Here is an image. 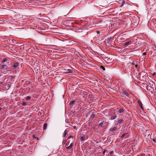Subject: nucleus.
Listing matches in <instances>:
<instances>
[{
    "label": "nucleus",
    "instance_id": "obj_24",
    "mask_svg": "<svg viewBox=\"0 0 156 156\" xmlns=\"http://www.w3.org/2000/svg\"><path fill=\"white\" fill-rule=\"evenodd\" d=\"M66 141H67V140L66 139H65L63 141V143L64 144H65L66 142Z\"/></svg>",
    "mask_w": 156,
    "mask_h": 156
},
{
    "label": "nucleus",
    "instance_id": "obj_11",
    "mask_svg": "<svg viewBox=\"0 0 156 156\" xmlns=\"http://www.w3.org/2000/svg\"><path fill=\"white\" fill-rule=\"evenodd\" d=\"M124 112V110L122 108H120L118 111V112L119 113H122Z\"/></svg>",
    "mask_w": 156,
    "mask_h": 156
},
{
    "label": "nucleus",
    "instance_id": "obj_36",
    "mask_svg": "<svg viewBox=\"0 0 156 156\" xmlns=\"http://www.w3.org/2000/svg\"><path fill=\"white\" fill-rule=\"evenodd\" d=\"M136 67V68L137 66H138V65L137 64H135V65H134Z\"/></svg>",
    "mask_w": 156,
    "mask_h": 156
},
{
    "label": "nucleus",
    "instance_id": "obj_5",
    "mask_svg": "<svg viewBox=\"0 0 156 156\" xmlns=\"http://www.w3.org/2000/svg\"><path fill=\"white\" fill-rule=\"evenodd\" d=\"M122 93L124 94L126 96L129 97V94L125 90H122Z\"/></svg>",
    "mask_w": 156,
    "mask_h": 156
},
{
    "label": "nucleus",
    "instance_id": "obj_1",
    "mask_svg": "<svg viewBox=\"0 0 156 156\" xmlns=\"http://www.w3.org/2000/svg\"><path fill=\"white\" fill-rule=\"evenodd\" d=\"M74 140L73 139V140H71V143H70L69 146L66 147V150H70L72 149V148L74 145Z\"/></svg>",
    "mask_w": 156,
    "mask_h": 156
},
{
    "label": "nucleus",
    "instance_id": "obj_37",
    "mask_svg": "<svg viewBox=\"0 0 156 156\" xmlns=\"http://www.w3.org/2000/svg\"><path fill=\"white\" fill-rule=\"evenodd\" d=\"M155 140L154 139H153L152 140V141L154 142H155Z\"/></svg>",
    "mask_w": 156,
    "mask_h": 156
},
{
    "label": "nucleus",
    "instance_id": "obj_35",
    "mask_svg": "<svg viewBox=\"0 0 156 156\" xmlns=\"http://www.w3.org/2000/svg\"><path fill=\"white\" fill-rule=\"evenodd\" d=\"M105 151H106V150H104L103 152V154H105Z\"/></svg>",
    "mask_w": 156,
    "mask_h": 156
},
{
    "label": "nucleus",
    "instance_id": "obj_17",
    "mask_svg": "<svg viewBox=\"0 0 156 156\" xmlns=\"http://www.w3.org/2000/svg\"><path fill=\"white\" fill-rule=\"evenodd\" d=\"M80 140L81 141L85 139V137L84 136H81L80 137Z\"/></svg>",
    "mask_w": 156,
    "mask_h": 156
},
{
    "label": "nucleus",
    "instance_id": "obj_28",
    "mask_svg": "<svg viewBox=\"0 0 156 156\" xmlns=\"http://www.w3.org/2000/svg\"><path fill=\"white\" fill-rule=\"evenodd\" d=\"M113 151H111L109 153V154H112L113 153Z\"/></svg>",
    "mask_w": 156,
    "mask_h": 156
},
{
    "label": "nucleus",
    "instance_id": "obj_26",
    "mask_svg": "<svg viewBox=\"0 0 156 156\" xmlns=\"http://www.w3.org/2000/svg\"><path fill=\"white\" fill-rule=\"evenodd\" d=\"M126 134V133H124V134H123L121 136V138H123Z\"/></svg>",
    "mask_w": 156,
    "mask_h": 156
},
{
    "label": "nucleus",
    "instance_id": "obj_7",
    "mask_svg": "<svg viewBox=\"0 0 156 156\" xmlns=\"http://www.w3.org/2000/svg\"><path fill=\"white\" fill-rule=\"evenodd\" d=\"M69 130L67 129H66L63 133V136H65L67 134V133L69 132Z\"/></svg>",
    "mask_w": 156,
    "mask_h": 156
},
{
    "label": "nucleus",
    "instance_id": "obj_20",
    "mask_svg": "<svg viewBox=\"0 0 156 156\" xmlns=\"http://www.w3.org/2000/svg\"><path fill=\"white\" fill-rule=\"evenodd\" d=\"M125 3V1L123 0L122 1V4L121 5V7H122V6H123L124 4Z\"/></svg>",
    "mask_w": 156,
    "mask_h": 156
},
{
    "label": "nucleus",
    "instance_id": "obj_6",
    "mask_svg": "<svg viewBox=\"0 0 156 156\" xmlns=\"http://www.w3.org/2000/svg\"><path fill=\"white\" fill-rule=\"evenodd\" d=\"M117 127H114L110 128L109 129V130L110 131H115L117 129Z\"/></svg>",
    "mask_w": 156,
    "mask_h": 156
},
{
    "label": "nucleus",
    "instance_id": "obj_27",
    "mask_svg": "<svg viewBox=\"0 0 156 156\" xmlns=\"http://www.w3.org/2000/svg\"><path fill=\"white\" fill-rule=\"evenodd\" d=\"M72 138V140H73V139H73V136H70L68 138V139H70V138Z\"/></svg>",
    "mask_w": 156,
    "mask_h": 156
},
{
    "label": "nucleus",
    "instance_id": "obj_40",
    "mask_svg": "<svg viewBox=\"0 0 156 156\" xmlns=\"http://www.w3.org/2000/svg\"><path fill=\"white\" fill-rule=\"evenodd\" d=\"M1 109H2V108H0V110H1Z\"/></svg>",
    "mask_w": 156,
    "mask_h": 156
},
{
    "label": "nucleus",
    "instance_id": "obj_30",
    "mask_svg": "<svg viewBox=\"0 0 156 156\" xmlns=\"http://www.w3.org/2000/svg\"><path fill=\"white\" fill-rule=\"evenodd\" d=\"M7 87L9 88L10 87V85H9V84L7 85Z\"/></svg>",
    "mask_w": 156,
    "mask_h": 156
},
{
    "label": "nucleus",
    "instance_id": "obj_2",
    "mask_svg": "<svg viewBox=\"0 0 156 156\" xmlns=\"http://www.w3.org/2000/svg\"><path fill=\"white\" fill-rule=\"evenodd\" d=\"M132 42H133V41H127V42H126L124 43L123 44V47H125L126 46H127L128 45L131 44Z\"/></svg>",
    "mask_w": 156,
    "mask_h": 156
},
{
    "label": "nucleus",
    "instance_id": "obj_42",
    "mask_svg": "<svg viewBox=\"0 0 156 156\" xmlns=\"http://www.w3.org/2000/svg\"><path fill=\"white\" fill-rule=\"evenodd\" d=\"M140 156H143L142 155L140 154Z\"/></svg>",
    "mask_w": 156,
    "mask_h": 156
},
{
    "label": "nucleus",
    "instance_id": "obj_12",
    "mask_svg": "<svg viewBox=\"0 0 156 156\" xmlns=\"http://www.w3.org/2000/svg\"><path fill=\"white\" fill-rule=\"evenodd\" d=\"M7 59L6 58H4L1 62L2 63H4L5 62H6L7 61Z\"/></svg>",
    "mask_w": 156,
    "mask_h": 156
},
{
    "label": "nucleus",
    "instance_id": "obj_16",
    "mask_svg": "<svg viewBox=\"0 0 156 156\" xmlns=\"http://www.w3.org/2000/svg\"><path fill=\"white\" fill-rule=\"evenodd\" d=\"M138 103L139 105L140 106H141L142 105V102L140 100H138Z\"/></svg>",
    "mask_w": 156,
    "mask_h": 156
},
{
    "label": "nucleus",
    "instance_id": "obj_8",
    "mask_svg": "<svg viewBox=\"0 0 156 156\" xmlns=\"http://www.w3.org/2000/svg\"><path fill=\"white\" fill-rule=\"evenodd\" d=\"M112 37H110L108 38L107 40V43L108 44H109V42L112 41Z\"/></svg>",
    "mask_w": 156,
    "mask_h": 156
},
{
    "label": "nucleus",
    "instance_id": "obj_32",
    "mask_svg": "<svg viewBox=\"0 0 156 156\" xmlns=\"http://www.w3.org/2000/svg\"><path fill=\"white\" fill-rule=\"evenodd\" d=\"M33 136H34V137L35 138L37 139V140H38V137H35V136H34V135H33Z\"/></svg>",
    "mask_w": 156,
    "mask_h": 156
},
{
    "label": "nucleus",
    "instance_id": "obj_3",
    "mask_svg": "<svg viewBox=\"0 0 156 156\" xmlns=\"http://www.w3.org/2000/svg\"><path fill=\"white\" fill-rule=\"evenodd\" d=\"M73 69H68L67 70V72H66V73H73Z\"/></svg>",
    "mask_w": 156,
    "mask_h": 156
},
{
    "label": "nucleus",
    "instance_id": "obj_25",
    "mask_svg": "<svg viewBox=\"0 0 156 156\" xmlns=\"http://www.w3.org/2000/svg\"><path fill=\"white\" fill-rule=\"evenodd\" d=\"M23 105H26V103L25 102H23L22 104Z\"/></svg>",
    "mask_w": 156,
    "mask_h": 156
},
{
    "label": "nucleus",
    "instance_id": "obj_22",
    "mask_svg": "<svg viewBox=\"0 0 156 156\" xmlns=\"http://www.w3.org/2000/svg\"><path fill=\"white\" fill-rule=\"evenodd\" d=\"M95 114H92L91 115V117L92 118V119H93L95 117Z\"/></svg>",
    "mask_w": 156,
    "mask_h": 156
},
{
    "label": "nucleus",
    "instance_id": "obj_13",
    "mask_svg": "<svg viewBox=\"0 0 156 156\" xmlns=\"http://www.w3.org/2000/svg\"><path fill=\"white\" fill-rule=\"evenodd\" d=\"M116 117H117V116L116 115H114V116H113L111 117V120L114 119L116 118Z\"/></svg>",
    "mask_w": 156,
    "mask_h": 156
},
{
    "label": "nucleus",
    "instance_id": "obj_23",
    "mask_svg": "<svg viewBox=\"0 0 156 156\" xmlns=\"http://www.w3.org/2000/svg\"><path fill=\"white\" fill-rule=\"evenodd\" d=\"M101 68H102V69L104 71L105 70V67L103 66H101Z\"/></svg>",
    "mask_w": 156,
    "mask_h": 156
},
{
    "label": "nucleus",
    "instance_id": "obj_34",
    "mask_svg": "<svg viewBox=\"0 0 156 156\" xmlns=\"http://www.w3.org/2000/svg\"><path fill=\"white\" fill-rule=\"evenodd\" d=\"M100 33V31H97V34H99V33Z\"/></svg>",
    "mask_w": 156,
    "mask_h": 156
},
{
    "label": "nucleus",
    "instance_id": "obj_21",
    "mask_svg": "<svg viewBox=\"0 0 156 156\" xmlns=\"http://www.w3.org/2000/svg\"><path fill=\"white\" fill-rule=\"evenodd\" d=\"M103 122H101V123H100L99 125V126H102L103 125Z\"/></svg>",
    "mask_w": 156,
    "mask_h": 156
},
{
    "label": "nucleus",
    "instance_id": "obj_10",
    "mask_svg": "<svg viewBox=\"0 0 156 156\" xmlns=\"http://www.w3.org/2000/svg\"><path fill=\"white\" fill-rule=\"evenodd\" d=\"M1 68H5L6 69L7 67V66L5 65H2L0 67Z\"/></svg>",
    "mask_w": 156,
    "mask_h": 156
},
{
    "label": "nucleus",
    "instance_id": "obj_18",
    "mask_svg": "<svg viewBox=\"0 0 156 156\" xmlns=\"http://www.w3.org/2000/svg\"><path fill=\"white\" fill-rule=\"evenodd\" d=\"M122 119H120V120H118L117 121V122L118 123H121L122 122Z\"/></svg>",
    "mask_w": 156,
    "mask_h": 156
},
{
    "label": "nucleus",
    "instance_id": "obj_29",
    "mask_svg": "<svg viewBox=\"0 0 156 156\" xmlns=\"http://www.w3.org/2000/svg\"><path fill=\"white\" fill-rule=\"evenodd\" d=\"M146 54V52H144L143 53V55H145Z\"/></svg>",
    "mask_w": 156,
    "mask_h": 156
},
{
    "label": "nucleus",
    "instance_id": "obj_31",
    "mask_svg": "<svg viewBox=\"0 0 156 156\" xmlns=\"http://www.w3.org/2000/svg\"><path fill=\"white\" fill-rule=\"evenodd\" d=\"M131 64L132 65H134L135 64V63H134V62H132Z\"/></svg>",
    "mask_w": 156,
    "mask_h": 156
},
{
    "label": "nucleus",
    "instance_id": "obj_39",
    "mask_svg": "<svg viewBox=\"0 0 156 156\" xmlns=\"http://www.w3.org/2000/svg\"><path fill=\"white\" fill-rule=\"evenodd\" d=\"M71 141H70V140L69 141V144L70 142L71 143Z\"/></svg>",
    "mask_w": 156,
    "mask_h": 156
},
{
    "label": "nucleus",
    "instance_id": "obj_9",
    "mask_svg": "<svg viewBox=\"0 0 156 156\" xmlns=\"http://www.w3.org/2000/svg\"><path fill=\"white\" fill-rule=\"evenodd\" d=\"M47 126V124L46 123H44L43 126V130H45L46 129Z\"/></svg>",
    "mask_w": 156,
    "mask_h": 156
},
{
    "label": "nucleus",
    "instance_id": "obj_19",
    "mask_svg": "<svg viewBox=\"0 0 156 156\" xmlns=\"http://www.w3.org/2000/svg\"><path fill=\"white\" fill-rule=\"evenodd\" d=\"M143 73V72H142V73H140V76H142V77H144V76H145V75L144 74H142Z\"/></svg>",
    "mask_w": 156,
    "mask_h": 156
},
{
    "label": "nucleus",
    "instance_id": "obj_33",
    "mask_svg": "<svg viewBox=\"0 0 156 156\" xmlns=\"http://www.w3.org/2000/svg\"><path fill=\"white\" fill-rule=\"evenodd\" d=\"M140 107L142 109H143V110L144 109L142 105L141 106H140Z\"/></svg>",
    "mask_w": 156,
    "mask_h": 156
},
{
    "label": "nucleus",
    "instance_id": "obj_41",
    "mask_svg": "<svg viewBox=\"0 0 156 156\" xmlns=\"http://www.w3.org/2000/svg\"><path fill=\"white\" fill-rule=\"evenodd\" d=\"M155 73H153V75H155Z\"/></svg>",
    "mask_w": 156,
    "mask_h": 156
},
{
    "label": "nucleus",
    "instance_id": "obj_4",
    "mask_svg": "<svg viewBox=\"0 0 156 156\" xmlns=\"http://www.w3.org/2000/svg\"><path fill=\"white\" fill-rule=\"evenodd\" d=\"M19 64L18 62H15L12 67L14 68H16L19 66Z\"/></svg>",
    "mask_w": 156,
    "mask_h": 156
},
{
    "label": "nucleus",
    "instance_id": "obj_38",
    "mask_svg": "<svg viewBox=\"0 0 156 156\" xmlns=\"http://www.w3.org/2000/svg\"><path fill=\"white\" fill-rule=\"evenodd\" d=\"M73 128L74 129H76V126H73Z\"/></svg>",
    "mask_w": 156,
    "mask_h": 156
},
{
    "label": "nucleus",
    "instance_id": "obj_14",
    "mask_svg": "<svg viewBox=\"0 0 156 156\" xmlns=\"http://www.w3.org/2000/svg\"><path fill=\"white\" fill-rule=\"evenodd\" d=\"M75 102V101L74 100H73L72 101H71L70 102L69 105H72L73 104H74Z\"/></svg>",
    "mask_w": 156,
    "mask_h": 156
},
{
    "label": "nucleus",
    "instance_id": "obj_15",
    "mask_svg": "<svg viewBox=\"0 0 156 156\" xmlns=\"http://www.w3.org/2000/svg\"><path fill=\"white\" fill-rule=\"evenodd\" d=\"M31 98V97L30 96H27L26 98V99L27 100H30Z\"/></svg>",
    "mask_w": 156,
    "mask_h": 156
}]
</instances>
